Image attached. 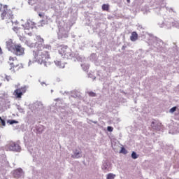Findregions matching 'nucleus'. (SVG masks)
I'll return each mask as SVG.
<instances>
[{
    "label": "nucleus",
    "mask_w": 179,
    "mask_h": 179,
    "mask_svg": "<svg viewBox=\"0 0 179 179\" xmlns=\"http://www.w3.org/2000/svg\"><path fill=\"white\" fill-rule=\"evenodd\" d=\"M36 41L35 43L36 50H34V58L35 62L40 65L47 64V61L51 58L50 52L51 51V45L44 44V38L41 36H36Z\"/></svg>",
    "instance_id": "1"
},
{
    "label": "nucleus",
    "mask_w": 179,
    "mask_h": 179,
    "mask_svg": "<svg viewBox=\"0 0 179 179\" xmlns=\"http://www.w3.org/2000/svg\"><path fill=\"white\" fill-rule=\"evenodd\" d=\"M6 48L8 51H10V52H13V54L17 57L24 55V48H23L22 45L13 42L12 39H9L6 41Z\"/></svg>",
    "instance_id": "2"
},
{
    "label": "nucleus",
    "mask_w": 179,
    "mask_h": 179,
    "mask_svg": "<svg viewBox=\"0 0 179 179\" xmlns=\"http://www.w3.org/2000/svg\"><path fill=\"white\" fill-rule=\"evenodd\" d=\"M13 12L12 10L8 8V6L3 5V13H1V18L3 20H9L10 22L12 21L13 19Z\"/></svg>",
    "instance_id": "3"
},
{
    "label": "nucleus",
    "mask_w": 179,
    "mask_h": 179,
    "mask_svg": "<svg viewBox=\"0 0 179 179\" xmlns=\"http://www.w3.org/2000/svg\"><path fill=\"white\" fill-rule=\"evenodd\" d=\"M27 89L26 87H21L20 88L16 89L13 92V96L16 97V99H22V96L24 94L27 92Z\"/></svg>",
    "instance_id": "4"
},
{
    "label": "nucleus",
    "mask_w": 179,
    "mask_h": 179,
    "mask_svg": "<svg viewBox=\"0 0 179 179\" xmlns=\"http://www.w3.org/2000/svg\"><path fill=\"white\" fill-rule=\"evenodd\" d=\"M24 31L25 34L33 36V27L31 25L30 22L25 23Z\"/></svg>",
    "instance_id": "5"
},
{
    "label": "nucleus",
    "mask_w": 179,
    "mask_h": 179,
    "mask_svg": "<svg viewBox=\"0 0 179 179\" xmlns=\"http://www.w3.org/2000/svg\"><path fill=\"white\" fill-rule=\"evenodd\" d=\"M22 68H23V64H22L21 63H17L10 66V71L15 73V72H19L20 71H22Z\"/></svg>",
    "instance_id": "6"
},
{
    "label": "nucleus",
    "mask_w": 179,
    "mask_h": 179,
    "mask_svg": "<svg viewBox=\"0 0 179 179\" xmlns=\"http://www.w3.org/2000/svg\"><path fill=\"white\" fill-rule=\"evenodd\" d=\"M8 149L13 152H19V150H20V146L16 143H10Z\"/></svg>",
    "instance_id": "7"
},
{
    "label": "nucleus",
    "mask_w": 179,
    "mask_h": 179,
    "mask_svg": "<svg viewBox=\"0 0 179 179\" xmlns=\"http://www.w3.org/2000/svg\"><path fill=\"white\" fill-rule=\"evenodd\" d=\"M59 54L64 57V58H68L69 55H71V53H69V49L62 48L61 50H59Z\"/></svg>",
    "instance_id": "8"
},
{
    "label": "nucleus",
    "mask_w": 179,
    "mask_h": 179,
    "mask_svg": "<svg viewBox=\"0 0 179 179\" xmlns=\"http://www.w3.org/2000/svg\"><path fill=\"white\" fill-rule=\"evenodd\" d=\"M17 62V57L10 56L8 61V65H10V67L15 65Z\"/></svg>",
    "instance_id": "9"
},
{
    "label": "nucleus",
    "mask_w": 179,
    "mask_h": 179,
    "mask_svg": "<svg viewBox=\"0 0 179 179\" xmlns=\"http://www.w3.org/2000/svg\"><path fill=\"white\" fill-rule=\"evenodd\" d=\"M131 41H136L138 40V33L136 31H133L130 36Z\"/></svg>",
    "instance_id": "10"
},
{
    "label": "nucleus",
    "mask_w": 179,
    "mask_h": 179,
    "mask_svg": "<svg viewBox=\"0 0 179 179\" xmlns=\"http://www.w3.org/2000/svg\"><path fill=\"white\" fill-rule=\"evenodd\" d=\"M55 64L59 68H65V64L64 63H62V62H61L59 60H55Z\"/></svg>",
    "instance_id": "11"
},
{
    "label": "nucleus",
    "mask_w": 179,
    "mask_h": 179,
    "mask_svg": "<svg viewBox=\"0 0 179 179\" xmlns=\"http://www.w3.org/2000/svg\"><path fill=\"white\" fill-rule=\"evenodd\" d=\"M110 9V6L108 4H103L102 6V10H106V12H108Z\"/></svg>",
    "instance_id": "12"
},
{
    "label": "nucleus",
    "mask_w": 179,
    "mask_h": 179,
    "mask_svg": "<svg viewBox=\"0 0 179 179\" xmlns=\"http://www.w3.org/2000/svg\"><path fill=\"white\" fill-rule=\"evenodd\" d=\"M13 30H14V31H15V33H17V34H20V30H22V29H20L17 27H14L13 28Z\"/></svg>",
    "instance_id": "13"
},
{
    "label": "nucleus",
    "mask_w": 179,
    "mask_h": 179,
    "mask_svg": "<svg viewBox=\"0 0 179 179\" xmlns=\"http://www.w3.org/2000/svg\"><path fill=\"white\" fill-rule=\"evenodd\" d=\"M115 175L113 173H108L106 176V179H115Z\"/></svg>",
    "instance_id": "14"
},
{
    "label": "nucleus",
    "mask_w": 179,
    "mask_h": 179,
    "mask_svg": "<svg viewBox=\"0 0 179 179\" xmlns=\"http://www.w3.org/2000/svg\"><path fill=\"white\" fill-rule=\"evenodd\" d=\"M0 125H2L3 127H5V125H6V122L3 119H2L1 117H0Z\"/></svg>",
    "instance_id": "15"
},
{
    "label": "nucleus",
    "mask_w": 179,
    "mask_h": 179,
    "mask_svg": "<svg viewBox=\"0 0 179 179\" xmlns=\"http://www.w3.org/2000/svg\"><path fill=\"white\" fill-rule=\"evenodd\" d=\"M7 122H8V124H10V125H12L13 124H19V122L16 121V120H8Z\"/></svg>",
    "instance_id": "16"
},
{
    "label": "nucleus",
    "mask_w": 179,
    "mask_h": 179,
    "mask_svg": "<svg viewBox=\"0 0 179 179\" xmlns=\"http://www.w3.org/2000/svg\"><path fill=\"white\" fill-rule=\"evenodd\" d=\"M120 153H123V155H127L128 152L124 148H122Z\"/></svg>",
    "instance_id": "17"
},
{
    "label": "nucleus",
    "mask_w": 179,
    "mask_h": 179,
    "mask_svg": "<svg viewBox=\"0 0 179 179\" xmlns=\"http://www.w3.org/2000/svg\"><path fill=\"white\" fill-rule=\"evenodd\" d=\"M88 95L90 97H96V93H94L93 92H88Z\"/></svg>",
    "instance_id": "18"
},
{
    "label": "nucleus",
    "mask_w": 179,
    "mask_h": 179,
    "mask_svg": "<svg viewBox=\"0 0 179 179\" xmlns=\"http://www.w3.org/2000/svg\"><path fill=\"white\" fill-rule=\"evenodd\" d=\"M131 157H132V159H138V155H136V152H133L131 153Z\"/></svg>",
    "instance_id": "19"
},
{
    "label": "nucleus",
    "mask_w": 179,
    "mask_h": 179,
    "mask_svg": "<svg viewBox=\"0 0 179 179\" xmlns=\"http://www.w3.org/2000/svg\"><path fill=\"white\" fill-rule=\"evenodd\" d=\"M175 111H177V108L176 106L171 108L169 110V113H175Z\"/></svg>",
    "instance_id": "20"
},
{
    "label": "nucleus",
    "mask_w": 179,
    "mask_h": 179,
    "mask_svg": "<svg viewBox=\"0 0 179 179\" xmlns=\"http://www.w3.org/2000/svg\"><path fill=\"white\" fill-rule=\"evenodd\" d=\"M156 122H152L151 127L153 129H156Z\"/></svg>",
    "instance_id": "21"
},
{
    "label": "nucleus",
    "mask_w": 179,
    "mask_h": 179,
    "mask_svg": "<svg viewBox=\"0 0 179 179\" xmlns=\"http://www.w3.org/2000/svg\"><path fill=\"white\" fill-rule=\"evenodd\" d=\"M80 155V152H75L74 153V156H75V157H76L77 159H78V157H80V155Z\"/></svg>",
    "instance_id": "22"
},
{
    "label": "nucleus",
    "mask_w": 179,
    "mask_h": 179,
    "mask_svg": "<svg viewBox=\"0 0 179 179\" xmlns=\"http://www.w3.org/2000/svg\"><path fill=\"white\" fill-rule=\"evenodd\" d=\"M22 172H23V170H22V169L15 170V173H19V174H21Z\"/></svg>",
    "instance_id": "23"
},
{
    "label": "nucleus",
    "mask_w": 179,
    "mask_h": 179,
    "mask_svg": "<svg viewBox=\"0 0 179 179\" xmlns=\"http://www.w3.org/2000/svg\"><path fill=\"white\" fill-rule=\"evenodd\" d=\"M107 129H108V131L109 132H113V128L112 127L108 126V127H107Z\"/></svg>",
    "instance_id": "24"
},
{
    "label": "nucleus",
    "mask_w": 179,
    "mask_h": 179,
    "mask_svg": "<svg viewBox=\"0 0 179 179\" xmlns=\"http://www.w3.org/2000/svg\"><path fill=\"white\" fill-rule=\"evenodd\" d=\"M177 113H176V115H179V108L176 109Z\"/></svg>",
    "instance_id": "25"
},
{
    "label": "nucleus",
    "mask_w": 179,
    "mask_h": 179,
    "mask_svg": "<svg viewBox=\"0 0 179 179\" xmlns=\"http://www.w3.org/2000/svg\"><path fill=\"white\" fill-rule=\"evenodd\" d=\"M38 16H40V17H44V15L43 14H41V13H39Z\"/></svg>",
    "instance_id": "26"
},
{
    "label": "nucleus",
    "mask_w": 179,
    "mask_h": 179,
    "mask_svg": "<svg viewBox=\"0 0 179 179\" xmlns=\"http://www.w3.org/2000/svg\"><path fill=\"white\" fill-rule=\"evenodd\" d=\"M2 54H3L2 49L0 47V55H2Z\"/></svg>",
    "instance_id": "27"
},
{
    "label": "nucleus",
    "mask_w": 179,
    "mask_h": 179,
    "mask_svg": "<svg viewBox=\"0 0 179 179\" xmlns=\"http://www.w3.org/2000/svg\"><path fill=\"white\" fill-rule=\"evenodd\" d=\"M127 3H131V0H127Z\"/></svg>",
    "instance_id": "28"
},
{
    "label": "nucleus",
    "mask_w": 179,
    "mask_h": 179,
    "mask_svg": "<svg viewBox=\"0 0 179 179\" xmlns=\"http://www.w3.org/2000/svg\"><path fill=\"white\" fill-rule=\"evenodd\" d=\"M1 86H2V83H0V87H1Z\"/></svg>",
    "instance_id": "29"
},
{
    "label": "nucleus",
    "mask_w": 179,
    "mask_h": 179,
    "mask_svg": "<svg viewBox=\"0 0 179 179\" xmlns=\"http://www.w3.org/2000/svg\"><path fill=\"white\" fill-rule=\"evenodd\" d=\"M0 31H1V28H0Z\"/></svg>",
    "instance_id": "30"
}]
</instances>
